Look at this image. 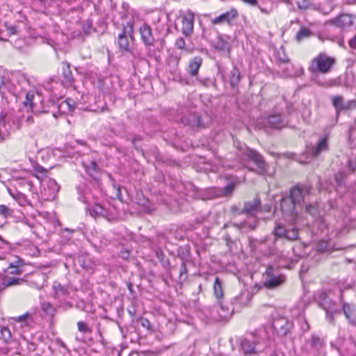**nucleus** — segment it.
I'll use <instances>...</instances> for the list:
<instances>
[{
	"label": "nucleus",
	"mask_w": 356,
	"mask_h": 356,
	"mask_svg": "<svg viewBox=\"0 0 356 356\" xmlns=\"http://www.w3.org/2000/svg\"><path fill=\"white\" fill-rule=\"evenodd\" d=\"M335 64L334 57L321 53L311 60L308 70L312 74H327L332 70Z\"/></svg>",
	"instance_id": "nucleus-1"
},
{
	"label": "nucleus",
	"mask_w": 356,
	"mask_h": 356,
	"mask_svg": "<svg viewBox=\"0 0 356 356\" xmlns=\"http://www.w3.org/2000/svg\"><path fill=\"white\" fill-rule=\"evenodd\" d=\"M235 146L242 155L246 156L255 163L258 168L257 173L263 175L268 170V164L259 152L254 149L247 147L246 145H238L235 143ZM250 171L257 172V170L253 168H251Z\"/></svg>",
	"instance_id": "nucleus-2"
},
{
	"label": "nucleus",
	"mask_w": 356,
	"mask_h": 356,
	"mask_svg": "<svg viewBox=\"0 0 356 356\" xmlns=\"http://www.w3.org/2000/svg\"><path fill=\"white\" fill-rule=\"evenodd\" d=\"M311 186L297 184L290 189L289 195L297 207H302L309 201Z\"/></svg>",
	"instance_id": "nucleus-3"
},
{
	"label": "nucleus",
	"mask_w": 356,
	"mask_h": 356,
	"mask_svg": "<svg viewBox=\"0 0 356 356\" xmlns=\"http://www.w3.org/2000/svg\"><path fill=\"white\" fill-rule=\"evenodd\" d=\"M134 35V23L128 22L126 25L122 24V29L118 36V44L122 51H129L130 44Z\"/></svg>",
	"instance_id": "nucleus-4"
},
{
	"label": "nucleus",
	"mask_w": 356,
	"mask_h": 356,
	"mask_svg": "<svg viewBox=\"0 0 356 356\" xmlns=\"http://www.w3.org/2000/svg\"><path fill=\"white\" fill-rule=\"evenodd\" d=\"M280 206L282 213L289 217L286 220L294 223L298 213L297 207L291 196L288 194L283 195L280 200Z\"/></svg>",
	"instance_id": "nucleus-5"
},
{
	"label": "nucleus",
	"mask_w": 356,
	"mask_h": 356,
	"mask_svg": "<svg viewBox=\"0 0 356 356\" xmlns=\"http://www.w3.org/2000/svg\"><path fill=\"white\" fill-rule=\"evenodd\" d=\"M332 104L336 111V118L339 116L342 111H347L356 108V100L351 99L347 102H343V98L341 95H336L332 97Z\"/></svg>",
	"instance_id": "nucleus-6"
},
{
	"label": "nucleus",
	"mask_w": 356,
	"mask_h": 356,
	"mask_svg": "<svg viewBox=\"0 0 356 356\" xmlns=\"http://www.w3.org/2000/svg\"><path fill=\"white\" fill-rule=\"evenodd\" d=\"M286 231L287 228H286L282 224L276 222L273 232L274 237L272 240L271 244L269 245L268 250L265 251V254L270 256L277 253V248L276 246V243L278 238H286Z\"/></svg>",
	"instance_id": "nucleus-7"
},
{
	"label": "nucleus",
	"mask_w": 356,
	"mask_h": 356,
	"mask_svg": "<svg viewBox=\"0 0 356 356\" xmlns=\"http://www.w3.org/2000/svg\"><path fill=\"white\" fill-rule=\"evenodd\" d=\"M252 297V294L250 290L248 289H243L232 300V305L236 307L238 312L241 308L249 305Z\"/></svg>",
	"instance_id": "nucleus-8"
},
{
	"label": "nucleus",
	"mask_w": 356,
	"mask_h": 356,
	"mask_svg": "<svg viewBox=\"0 0 356 356\" xmlns=\"http://www.w3.org/2000/svg\"><path fill=\"white\" fill-rule=\"evenodd\" d=\"M195 16L193 12L187 11L181 16V32L188 38L193 33Z\"/></svg>",
	"instance_id": "nucleus-9"
},
{
	"label": "nucleus",
	"mask_w": 356,
	"mask_h": 356,
	"mask_svg": "<svg viewBox=\"0 0 356 356\" xmlns=\"http://www.w3.org/2000/svg\"><path fill=\"white\" fill-rule=\"evenodd\" d=\"M272 327L277 334L281 337L286 336L292 327V323L284 317L275 318L272 323Z\"/></svg>",
	"instance_id": "nucleus-10"
},
{
	"label": "nucleus",
	"mask_w": 356,
	"mask_h": 356,
	"mask_svg": "<svg viewBox=\"0 0 356 356\" xmlns=\"http://www.w3.org/2000/svg\"><path fill=\"white\" fill-rule=\"evenodd\" d=\"M218 307L217 312L219 316L220 321H225L229 318L234 312H237L236 307L232 305H228L222 300V299L218 300Z\"/></svg>",
	"instance_id": "nucleus-11"
},
{
	"label": "nucleus",
	"mask_w": 356,
	"mask_h": 356,
	"mask_svg": "<svg viewBox=\"0 0 356 356\" xmlns=\"http://www.w3.org/2000/svg\"><path fill=\"white\" fill-rule=\"evenodd\" d=\"M323 346V339L316 334H312L310 340H308L306 343L307 352L314 356L319 354Z\"/></svg>",
	"instance_id": "nucleus-12"
},
{
	"label": "nucleus",
	"mask_w": 356,
	"mask_h": 356,
	"mask_svg": "<svg viewBox=\"0 0 356 356\" xmlns=\"http://www.w3.org/2000/svg\"><path fill=\"white\" fill-rule=\"evenodd\" d=\"M261 201L258 197H255L252 201L245 202L243 208L239 213H245L249 216H255L260 209Z\"/></svg>",
	"instance_id": "nucleus-13"
},
{
	"label": "nucleus",
	"mask_w": 356,
	"mask_h": 356,
	"mask_svg": "<svg viewBox=\"0 0 356 356\" xmlns=\"http://www.w3.org/2000/svg\"><path fill=\"white\" fill-rule=\"evenodd\" d=\"M238 16V11L235 8H232L229 11L221 14L218 17H216L211 20L213 24H220L223 23H227L229 24L235 19Z\"/></svg>",
	"instance_id": "nucleus-14"
},
{
	"label": "nucleus",
	"mask_w": 356,
	"mask_h": 356,
	"mask_svg": "<svg viewBox=\"0 0 356 356\" xmlns=\"http://www.w3.org/2000/svg\"><path fill=\"white\" fill-rule=\"evenodd\" d=\"M140 34L143 43L147 47H151L154 44V38L152 34L151 27L147 24H143L140 28Z\"/></svg>",
	"instance_id": "nucleus-15"
},
{
	"label": "nucleus",
	"mask_w": 356,
	"mask_h": 356,
	"mask_svg": "<svg viewBox=\"0 0 356 356\" xmlns=\"http://www.w3.org/2000/svg\"><path fill=\"white\" fill-rule=\"evenodd\" d=\"M342 311L349 324L356 327V307L352 304L342 303Z\"/></svg>",
	"instance_id": "nucleus-16"
},
{
	"label": "nucleus",
	"mask_w": 356,
	"mask_h": 356,
	"mask_svg": "<svg viewBox=\"0 0 356 356\" xmlns=\"http://www.w3.org/2000/svg\"><path fill=\"white\" fill-rule=\"evenodd\" d=\"M86 211L89 212L91 216L95 218H108L110 216L108 209L100 204H95L91 207L87 208Z\"/></svg>",
	"instance_id": "nucleus-17"
},
{
	"label": "nucleus",
	"mask_w": 356,
	"mask_h": 356,
	"mask_svg": "<svg viewBox=\"0 0 356 356\" xmlns=\"http://www.w3.org/2000/svg\"><path fill=\"white\" fill-rule=\"evenodd\" d=\"M327 137L324 136L318 141L316 147H311L308 149V154H309L312 157H316L321 153L327 152Z\"/></svg>",
	"instance_id": "nucleus-18"
},
{
	"label": "nucleus",
	"mask_w": 356,
	"mask_h": 356,
	"mask_svg": "<svg viewBox=\"0 0 356 356\" xmlns=\"http://www.w3.org/2000/svg\"><path fill=\"white\" fill-rule=\"evenodd\" d=\"M328 23L331 25L336 26L337 27H346L351 26L353 24L351 16L348 14H341L328 21Z\"/></svg>",
	"instance_id": "nucleus-19"
},
{
	"label": "nucleus",
	"mask_w": 356,
	"mask_h": 356,
	"mask_svg": "<svg viewBox=\"0 0 356 356\" xmlns=\"http://www.w3.org/2000/svg\"><path fill=\"white\" fill-rule=\"evenodd\" d=\"M266 126L273 129H281L285 126V122L281 114H272L266 120Z\"/></svg>",
	"instance_id": "nucleus-20"
},
{
	"label": "nucleus",
	"mask_w": 356,
	"mask_h": 356,
	"mask_svg": "<svg viewBox=\"0 0 356 356\" xmlns=\"http://www.w3.org/2000/svg\"><path fill=\"white\" fill-rule=\"evenodd\" d=\"M205 119H207V116L202 117L197 113H194L191 114L186 120L193 128H204L207 124Z\"/></svg>",
	"instance_id": "nucleus-21"
},
{
	"label": "nucleus",
	"mask_w": 356,
	"mask_h": 356,
	"mask_svg": "<svg viewBox=\"0 0 356 356\" xmlns=\"http://www.w3.org/2000/svg\"><path fill=\"white\" fill-rule=\"evenodd\" d=\"M6 92L15 95V92L13 91V84L4 74L0 72V94L2 98L6 99L8 97Z\"/></svg>",
	"instance_id": "nucleus-22"
},
{
	"label": "nucleus",
	"mask_w": 356,
	"mask_h": 356,
	"mask_svg": "<svg viewBox=\"0 0 356 356\" xmlns=\"http://www.w3.org/2000/svg\"><path fill=\"white\" fill-rule=\"evenodd\" d=\"M214 47L219 51H223L229 53L231 50L229 38L225 35H218L215 41Z\"/></svg>",
	"instance_id": "nucleus-23"
},
{
	"label": "nucleus",
	"mask_w": 356,
	"mask_h": 356,
	"mask_svg": "<svg viewBox=\"0 0 356 356\" xmlns=\"http://www.w3.org/2000/svg\"><path fill=\"white\" fill-rule=\"evenodd\" d=\"M202 61V58L200 56H196L191 59L186 68L188 74L191 76H196L198 74Z\"/></svg>",
	"instance_id": "nucleus-24"
},
{
	"label": "nucleus",
	"mask_w": 356,
	"mask_h": 356,
	"mask_svg": "<svg viewBox=\"0 0 356 356\" xmlns=\"http://www.w3.org/2000/svg\"><path fill=\"white\" fill-rule=\"evenodd\" d=\"M259 342L257 340L251 341L247 339H243L241 343V348L245 355H257L256 345Z\"/></svg>",
	"instance_id": "nucleus-25"
},
{
	"label": "nucleus",
	"mask_w": 356,
	"mask_h": 356,
	"mask_svg": "<svg viewBox=\"0 0 356 356\" xmlns=\"http://www.w3.org/2000/svg\"><path fill=\"white\" fill-rule=\"evenodd\" d=\"M63 79H62V83L64 86L70 87L73 85L74 79L72 76L69 63H63Z\"/></svg>",
	"instance_id": "nucleus-26"
},
{
	"label": "nucleus",
	"mask_w": 356,
	"mask_h": 356,
	"mask_svg": "<svg viewBox=\"0 0 356 356\" xmlns=\"http://www.w3.org/2000/svg\"><path fill=\"white\" fill-rule=\"evenodd\" d=\"M284 282V277L282 275L270 276L266 278L264 285L269 289H275Z\"/></svg>",
	"instance_id": "nucleus-27"
},
{
	"label": "nucleus",
	"mask_w": 356,
	"mask_h": 356,
	"mask_svg": "<svg viewBox=\"0 0 356 356\" xmlns=\"http://www.w3.org/2000/svg\"><path fill=\"white\" fill-rule=\"evenodd\" d=\"M35 97L33 91H29L26 94L25 100L23 102L24 106L30 108L33 112H39L40 111L36 108L35 102Z\"/></svg>",
	"instance_id": "nucleus-28"
},
{
	"label": "nucleus",
	"mask_w": 356,
	"mask_h": 356,
	"mask_svg": "<svg viewBox=\"0 0 356 356\" xmlns=\"http://www.w3.org/2000/svg\"><path fill=\"white\" fill-rule=\"evenodd\" d=\"M241 81V73L239 69L234 66L230 72L229 82L232 88L238 86Z\"/></svg>",
	"instance_id": "nucleus-29"
},
{
	"label": "nucleus",
	"mask_w": 356,
	"mask_h": 356,
	"mask_svg": "<svg viewBox=\"0 0 356 356\" xmlns=\"http://www.w3.org/2000/svg\"><path fill=\"white\" fill-rule=\"evenodd\" d=\"M213 295L219 300L223 298L222 283L218 277H216L213 286Z\"/></svg>",
	"instance_id": "nucleus-30"
},
{
	"label": "nucleus",
	"mask_w": 356,
	"mask_h": 356,
	"mask_svg": "<svg viewBox=\"0 0 356 356\" xmlns=\"http://www.w3.org/2000/svg\"><path fill=\"white\" fill-rule=\"evenodd\" d=\"M2 278L3 279V285L5 289L9 286H15V285H19L23 282V279L16 278L13 277H10L6 275L2 274Z\"/></svg>",
	"instance_id": "nucleus-31"
},
{
	"label": "nucleus",
	"mask_w": 356,
	"mask_h": 356,
	"mask_svg": "<svg viewBox=\"0 0 356 356\" xmlns=\"http://www.w3.org/2000/svg\"><path fill=\"white\" fill-rule=\"evenodd\" d=\"M54 291V297L56 298H61L67 294V289L62 286L59 282H54L53 284Z\"/></svg>",
	"instance_id": "nucleus-32"
},
{
	"label": "nucleus",
	"mask_w": 356,
	"mask_h": 356,
	"mask_svg": "<svg viewBox=\"0 0 356 356\" xmlns=\"http://www.w3.org/2000/svg\"><path fill=\"white\" fill-rule=\"evenodd\" d=\"M59 108L60 109H67V111H64L63 112L72 113L76 108V103L72 99L68 98L60 103Z\"/></svg>",
	"instance_id": "nucleus-33"
},
{
	"label": "nucleus",
	"mask_w": 356,
	"mask_h": 356,
	"mask_svg": "<svg viewBox=\"0 0 356 356\" xmlns=\"http://www.w3.org/2000/svg\"><path fill=\"white\" fill-rule=\"evenodd\" d=\"M76 190L79 194L78 199L81 202L83 203L87 202V197L86 194L88 192V188L86 187L84 184L79 185L76 187Z\"/></svg>",
	"instance_id": "nucleus-34"
},
{
	"label": "nucleus",
	"mask_w": 356,
	"mask_h": 356,
	"mask_svg": "<svg viewBox=\"0 0 356 356\" xmlns=\"http://www.w3.org/2000/svg\"><path fill=\"white\" fill-rule=\"evenodd\" d=\"M312 35V32L309 29L305 27L301 28L296 35V40L300 42L302 40L307 38Z\"/></svg>",
	"instance_id": "nucleus-35"
},
{
	"label": "nucleus",
	"mask_w": 356,
	"mask_h": 356,
	"mask_svg": "<svg viewBox=\"0 0 356 356\" xmlns=\"http://www.w3.org/2000/svg\"><path fill=\"white\" fill-rule=\"evenodd\" d=\"M319 306L325 311L335 307V304L329 298L325 296L320 300Z\"/></svg>",
	"instance_id": "nucleus-36"
},
{
	"label": "nucleus",
	"mask_w": 356,
	"mask_h": 356,
	"mask_svg": "<svg viewBox=\"0 0 356 356\" xmlns=\"http://www.w3.org/2000/svg\"><path fill=\"white\" fill-rule=\"evenodd\" d=\"M77 328L83 334H90L92 333V329L89 327L88 324L84 321H79L77 323Z\"/></svg>",
	"instance_id": "nucleus-37"
},
{
	"label": "nucleus",
	"mask_w": 356,
	"mask_h": 356,
	"mask_svg": "<svg viewBox=\"0 0 356 356\" xmlns=\"http://www.w3.org/2000/svg\"><path fill=\"white\" fill-rule=\"evenodd\" d=\"M0 338L6 343H9L12 339V334L10 329L7 327H1L0 330Z\"/></svg>",
	"instance_id": "nucleus-38"
},
{
	"label": "nucleus",
	"mask_w": 356,
	"mask_h": 356,
	"mask_svg": "<svg viewBox=\"0 0 356 356\" xmlns=\"http://www.w3.org/2000/svg\"><path fill=\"white\" fill-rule=\"evenodd\" d=\"M298 232L296 227L287 228L286 238L289 241H294L298 238Z\"/></svg>",
	"instance_id": "nucleus-39"
},
{
	"label": "nucleus",
	"mask_w": 356,
	"mask_h": 356,
	"mask_svg": "<svg viewBox=\"0 0 356 356\" xmlns=\"http://www.w3.org/2000/svg\"><path fill=\"white\" fill-rule=\"evenodd\" d=\"M326 319L332 324H334V315L338 313V309L335 307L325 310Z\"/></svg>",
	"instance_id": "nucleus-40"
},
{
	"label": "nucleus",
	"mask_w": 356,
	"mask_h": 356,
	"mask_svg": "<svg viewBox=\"0 0 356 356\" xmlns=\"http://www.w3.org/2000/svg\"><path fill=\"white\" fill-rule=\"evenodd\" d=\"M155 254L156 258L159 260L163 266L169 264V261L168 259L165 260V254L161 248H157L155 250Z\"/></svg>",
	"instance_id": "nucleus-41"
},
{
	"label": "nucleus",
	"mask_w": 356,
	"mask_h": 356,
	"mask_svg": "<svg viewBox=\"0 0 356 356\" xmlns=\"http://www.w3.org/2000/svg\"><path fill=\"white\" fill-rule=\"evenodd\" d=\"M12 209L4 204L0 205V216H3L4 218H7L8 217L12 216Z\"/></svg>",
	"instance_id": "nucleus-42"
},
{
	"label": "nucleus",
	"mask_w": 356,
	"mask_h": 356,
	"mask_svg": "<svg viewBox=\"0 0 356 356\" xmlns=\"http://www.w3.org/2000/svg\"><path fill=\"white\" fill-rule=\"evenodd\" d=\"M35 171L37 173V175H35V176L38 179H42L43 178L46 177L47 170L42 166H40V165L35 166Z\"/></svg>",
	"instance_id": "nucleus-43"
},
{
	"label": "nucleus",
	"mask_w": 356,
	"mask_h": 356,
	"mask_svg": "<svg viewBox=\"0 0 356 356\" xmlns=\"http://www.w3.org/2000/svg\"><path fill=\"white\" fill-rule=\"evenodd\" d=\"M137 321L140 323L141 326L148 331H152V325L149 321L143 317H139Z\"/></svg>",
	"instance_id": "nucleus-44"
},
{
	"label": "nucleus",
	"mask_w": 356,
	"mask_h": 356,
	"mask_svg": "<svg viewBox=\"0 0 356 356\" xmlns=\"http://www.w3.org/2000/svg\"><path fill=\"white\" fill-rule=\"evenodd\" d=\"M42 308L47 314L53 316L55 313L54 307L49 302L42 303Z\"/></svg>",
	"instance_id": "nucleus-45"
},
{
	"label": "nucleus",
	"mask_w": 356,
	"mask_h": 356,
	"mask_svg": "<svg viewBox=\"0 0 356 356\" xmlns=\"http://www.w3.org/2000/svg\"><path fill=\"white\" fill-rule=\"evenodd\" d=\"M316 248L318 252H325L328 248V242L324 240L319 241L316 245Z\"/></svg>",
	"instance_id": "nucleus-46"
},
{
	"label": "nucleus",
	"mask_w": 356,
	"mask_h": 356,
	"mask_svg": "<svg viewBox=\"0 0 356 356\" xmlns=\"http://www.w3.org/2000/svg\"><path fill=\"white\" fill-rule=\"evenodd\" d=\"M8 135V132L5 127L4 122L3 121H0V142L5 140Z\"/></svg>",
	"instance_id": "nucleus-47"
},
{
	"label": "nucleus",
	"mask_w": 356,
	"mask_h": 356,
	"mask_svg": "<svg viewBox=\"0 0 356 356\" xmlns=\"http://www.w3.org/2000/svg\"><path fill=\"white\" fill-rule=\"evenodd\" d=\"M8 268L12 269V270L10 271V273L13 275H20L23 271L19 266H14L13 263L9 265Z\"/></svg>",
	"instance_id": "nucleus-48"
},
{
	"label": "nucleus",
	"mask_w": 356,
	"mask_h": 356,
	"mask_svg": "<svg viewBox=\"0 0 356 356\" xmlns=\"http://www.w3.org/2000/svg\"><path fill=\"white\" fill-rule=\"evenodd\" d=\"M30 314L26 312L21 316L13 318V320L16 322L24 323L26 325V320L30 318Z\"/></svg>",
	"instance_id": "nucleus-49"
},
{
	"label": "nucleus",
	"mask_w": 356,
	"mask_h": 356,
	"mask_svg": "<svg viewBox=\"0 0 356 356\" xmlns=\"http://www.w3.org/2000/svg\"><path fill=\"white\" fill-rule=\"evenodd\" d=\"M310 2L309 0H300L297 3V6L300 10H307L310 7Z\"/></svg>",
	"instance_id": "nucleus-50"
},
{
	"label": "nucleus",
	"mask_w": 356,
	"mask_h": 356,
	"mask_svg": "<svg viewBox=\"0 0 356 356\" xmlns=\"http://www.w3.org/2000/svg\"><path fill=\"white\" fill-rule=\"evenodd\" d=\"M20 184L24 187H28L29 191H33L34 189V185L33 182L28 179H22Z\"/></svg>",
	"instance_id": "nucleus-51"
},
{
	"label": "nucleus",
	"mask_w": 356,
	"mask_h": 356,
	"mask_svg": "<svg viewBox=\"0 0 356 356\" xmlns=\"http://www.w3.org/2000/svg\"><path fill=\"white\" fill-rule=\"evenodd\" d=\"M305 205L307 213L312 216H315L316 214V208L314 206L310 204H307V202Z\"/></svg>",
	"instance_id": "nucleus-52"
},
{
	"label": "nucleus",
	"mask_w": 356,
	"mask_h": 356,
	"mask_svg": "<svg viewBox=\"0 0 356 356\" xmlns=\"http://www.w3.org/2000/svg\"><path fill=\"white\" fill-rule=\"evenodd\" d=\"M176 47L179 49H184L186 47V42L183 38H178L175 42Z\"/></svg>",
	"instance_id": "nucleus-53"
},
{
	"label": "nucleus",
	"mask_w": 356,
	"mask_h": 356,
	"mask_svg": "<svg viewBox=\"0 0 356 356\" xmlns=\"http://www.w3.org/2000/svg\"><path fill=\"white\" fill-rule=\"evenodd\" d=\"M234 188H235L234 184L230 183V184H227L224 188V190H223L224 195H227L232 193V191H234Z\"/></svg>",
	"instance_id": "nucleus-54"
},
{
	"label": "nucleus",
	"mask_w": 356,
	"mask_h": 356,
	"mask_svg": "<svg viewBox=\"0 0 356 356\" xmlns=\"http://www.w3.org/2000/svg\"><path fill=\"white\" fill-rule=\"evenodd\" d=\"M92 28V22L90 20H87L84 22L83 25V30L86 34H89L90 29Z\"/></svg>",
	"instance_id": "nucleus-55"
},
{
	"label": "nucleus",
	"mask_w": 356,
	"mask_h": 356,
	"mask_svg": "<svg viewBox=\"0 0 356 356\" xmlns=\"http://www.w3.org/2000/svg\"><path fill=\"white\" fill-rule=\"evenodd\" d=\"M97 170H98V165H97V163L95 162V161H92L90 163V166L88 167V168L87 169V170L88 171V172L92 175L93 176V173L94 172H97Z\"/></svg>",
	"instance_id": "nucleus-56"
},
{
	"label": "nucleus",
	"mask_w": 356,
	"mask_h": 356,
	"mask_svg": "<svg viewBox=\"0 0 356 356\" xmlns=\"http://www.w3.org/2000/svg\"><path fill=\"white\" fill-rule=\"evenodd\" d=\"M5 26L9 35H15L17 33V27L15 26L9 25L8 23H5Z\"/></svg>",
	"instance_id": "nucleus-57"
},
{
	"label": "nucleus",
	"mask_w": 356,
	"mask_h": 356,
	"mask_svg": "<svg viewBox=\"0 0 356 356\" xmlns=\"http://www.w3.org/2000/svg\"><path fill=\"white\" fill-rule=\"evenodd\" d=\"M187 273V268L184 261L181 263L180 270H179V276L181 277Z\"/></svg>",
	"instance_id": "nucleus-58"
},
{
	"label": "nucleus",
	"mask_w": 356,
	"mask_h": 356,
	"mask_svg": "<svg viewBox=\"0 0 356 356\" xmlns=\"http://www.w3.org/2000/svg\"><path fill=\"white\" fill-rule=\"evenodd\" d=\"M242 1L246 4H248L252 6H258V1L257 0H242Z\"/></svg>",
	"instance_id": "nucleus-59"
},
{
	"label": "nucleus",
	"mask_w": 356,
	"mask_h": 356,
	"mask_svg": "<svg viewBox=\"0 0 356 356\" xmlns=\"http://www.w3.org/2000/svg\"><path fill=\"white\" fill-rule=\"evenodd\" d=\"M316 223L318 225L319 229H321L322 232L323 231L324 228H327V225H325L324 220L323 219L318 220Z\"/></svg>",
	"instance_id": "nucleus-60"
},
{
	"label": "nucleus",
	"mask_w": 356,
	"mask_h": 356,
	"mask_svg": "<svg viewBox=\"0 0 356 356\" xmlns=\"http://www.w3.org/2000/svg\"><path fill=\"white\" fill-rule=\"evenodd\" d=\"M48 185L51 187H53L54 189H55L56 191L58 190V184L54 179H49L48 181Z\"/></svg>",
	"instance_id": "nucleus-61"
},
{
	"label": "nucleus",
	"mask_w": 356,
	"mask_h": 356,
	"mask_svg": "<svg viewBox=\"0 0 356 356\" xmlns=\"http://www.w3.org/2000/svg\"><path fill=\"white\" fill-rule=\"evenodd\" d=\"M271 210V206L269 204H265L263 207L260 205L259 211L270 212Z\"/></svg>",
	"instance_id": "nucleus-62"
},
{
	"label": "nucleus",
	"mask_w": 356,
	"mask_h": 356,
	"mask_svg": "<svg viewBox=\"0 0 356 356\" xmlns=\"http://www.w3.org/2000/svg\"><path fill=\"white\" fill-rule=\"evenodd\" d=\"M273 271H274V269H273V267L271 266H269L266 268V275L269 277L270 276H274L273 274Z\"/></svg>",
	"instance_id": "nucleus-63"
},
{
	"label": "nucleus",
	"mask_w": 356,
	"mask_h": 356,
	"mask_svg": "<svg viewBox=\"0 0 356 356\" xmlns=\"http://www.w3.org/2000/svg\"><path fill=\"white\" fill-rule=\"evenodd\" d=\"M349 45L352 48H356V35L349 41Z\"/></svg>",
	"instance_id": "nucleus-64"
}]
</instances>
